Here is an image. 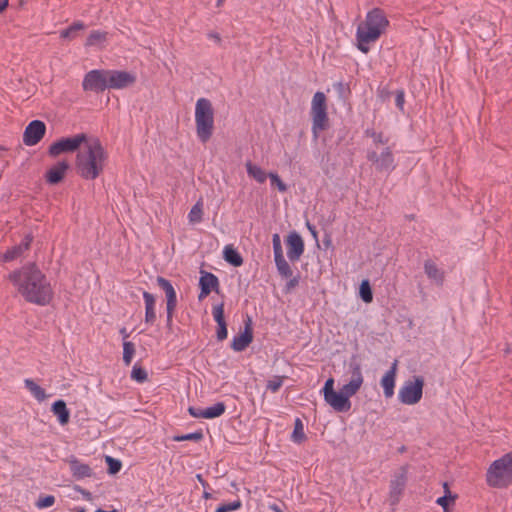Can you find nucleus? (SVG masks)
I'll return each mask as SVG.
<instances>
[{
    "label": "nucleus",
    "instance_id": "dca6fc26",
    "mask_svg": "<svg viewBox=\"0 0 512 512\" xmlns=\"http://www.w3.org/2000/svg\"><path fill=\"white\" fill-rule=\"evenodd\" d=\"M200 274H201L200 279H199L200 293L198 295V300L202 301L212 291L218 293L220 284H219V279L215 274H213L211 272L204 271V270H201Z\"/></svg>",
    "mask_w": 512,
    "mask_h": 512
},
{
    "label": "nucleus",
    "instance_id": "7ed1b4c3",
    "mask_svg": "<svg viewBox=\"0 0 512 512\" xmlns=\"http://www.w3.org/2000/svg\"><path fill=\"white\" fill-rule=\"evenodd\" d=\"M388 25L389 21L382 9L374 8L369 11L365 21L357 27L356 39L358 49L363 53H367L369 51L368 44L375 42Z\"/></svg>",
    "mask_w": 512,
    "mask_h": 512
},
{
    "label": "nucleus",
    "instance_id": "4d7b16f0",
    "mask_svg": "<svg viewBox=\"0 0 512 512\" xmlns=\"http://www.w3.org/2000/svg\"><path fill=\"white\" fill-rule=\"evenodd\" d=\"M9 0H0V14L8 7Z\"/></svg>",
    "mask_w": 512,
    "mask_h": 512
},
{
    "label": "nucleus",
    "instance_id": "a211bd4d",
    "mask_svg": "<svg viewBox=\"0 0 512 512\" xmlns=\"http://www.w3.org/2000/svg\"><path fill=\"white\" fill-rule=\"evenodd\" d=\"M70 164L66 160L58 161L51 166L45 173V180L50 185H57L63 181Z\"/></svg>",
    "mask_w": 512,
    "mask_h": 512
},
{
    "label": "nucleus",
    "instance_id": "c03bdc74",
    "mask_svg": "<svg viewBox=\"0 0 512 512\" xmlns=\"http://www.w3.org/2000/svg\"><path fill=\"white\" fill-rule=\"evenodd\" d=\"M366 135L373 139L375 144H387L388 138H386L382 132H376L374 130L367 129L365 131Z\"/></svg>",
    "mask_w": 512,
    "mask_h": 512
},
{
    "label": "nucleus",
    "instance_id": "2eb2a0df",
    "mask_svg": "<svg viewBox=\"0 0 512 512\" xmlns=\"http://www.w3.org/2000/svg\"><path fill=\"white\" fill-rule=\"evenodd\" d=\"M287 257L291 262L298 261L304 253L305 245L302 237L296 231H292L286 237Z\"/></svg>",
    "mask_w": 512,
    "mask_h": 512
},
{
    "label": "nucleus",
    "instance_id": "9b49d317",
    "mask_svg": "<svg viewBox=\"0 0 512 512\" xmlns=\"http://www.w3.org/2000/svg\"><path fill=\"white\" fill-rule=\"evenodd\" d=\"M107 77L108 70L105 69H94L87 72L82 81L83 90L100 93L109 89Z\"/></svg>",
    "mask_w": 512,
    "mask_h": 512
},
{
    "label": "nucleus",
    "instance_id": "4c0bfd02",
    "mask_svg": "<svg viewBox=\"0 0 512 512\" xmlns=\"http://www.w3.org/2000/svg\"><path fill=\"white\" fill-rule=\"evenodd\" d=\"M135 354V345L130 341L123 342V362L125 365H130Z\"/></svg>",
    "mask_w": 512,
    "mask_h": 512
},
{
    "label": "nucleus",
    "instance_id": "ddd939ff",
    "mask_svg": "<svg viewBox=\"0 0 512 512\" xmlns=\"http://www.w3.org/2000/svg\"><path fill=\"white\" fill-rule=\"evenodd\" d=\"M46 133V124L41 120L31 121L23 133V143L27 146L38 144Z\"/></svg>",
    "mask_w": 512,
    "mask_h": 512
},
{
    "label": "nucleus",
    "instance_id": "393cba45",
    "mask_svg": "<svg viewBox=\"0 0 512 512\" xmlns=\"http://www.w3.org/2000/svg\"><path fill=\"white\" fill-rule=\"evenodd\" d=\"M143 299L145 302V322L147 324H153L156 320L155 296L147 291H143Z\"/></svg>",
    "mask_w": 512,
    "mask_h": 512
},
{
    "label": "nucleus",
    "instance_id": "09e8293b",
    "mask_svg": "<svg viewBox=\"0 0 512 512\" xmlns=\"http://www.w3.org/2000/svg\"><path fill=\"white\" fill-rule=\"evenodd\" d=\"M227 323L217 324L216 337L218 341H223L227 338Z\"/></svg>",
    "mask_w": 512,
    "mask_h": 512
},
{
    "label": "nucleus",
    "instance_id": "5701e85b",
    "mask_svg": "<svg viewBox=\"0 0 512 512\" xmlns=\"http://www.w3.org/2000/svg\"><path fill=\"white\" fill-rule=\"evenodd\" d=\"M70 470L73 477L77 480L91 477L93 470L88 464L81 463L78 459L73 458L70 460Z\"/></svg>",
    "mask_w": 512,
    "mask_h": 512
},
{
    "label": "nucleus",
    "instance_id": "ea45409f",
    "mask_svg": "<svg viewBox=\"0 0 512 512\" xmlns=\"http://www.w3.org/2000/svg\"><path fill=\"white\" fill-rule=\"evenodd\" d=\"M106 40V33L99 30L92 31L87 37L86 46H94Z\"/></svg>",
    "mask_w": 512,
    "mask_h": 512
},
{
    "label": "nucleus",
    "instance_id": "423d86ee",
    "mask_svg": "<svg viewBox=\"0 0 512 512\" xmlns=\"http://www.w3.org/2000/svg\"><path fill=\"white\" fill-rule=\"evenodd\" d=\"M272 245H273V253H274V261L279 275L282 278L289 279L284 287L285 293H290L296 286H298L300 281V275L297 274L293 276V271L284 258L283 248L281 243V238L278 233L273 234L272 236Z\"/></svg>",
    "mask_w": 512,
    "mask_h": 512
},
{
    "label": "nucleus",
    "instance_id": "20e7f679",
    "mask_svg": "<svg viewBox=\"0 0 512 512\" xmlns=\"http://www.w3.org/2000/svg\"><path fill=\"white\" fill-rule=\"evenodd\" d=\"M195 123L198 139L202 143L210 140L214 131V109L207 98H199L195 105Z\"/></svg>",
    "mask_w": 512,
    "mask_h": 512
},
{
    "label": "nucleus",
    "instance_id": "6e6552de",
    "mask_svg": "<svg viewBox=\"0 0 512 512\" xmlns=\"http://www.w3.org/2000/svg\"><path fill=\"white\" fill-rule=\"evenodd\" d=\"M311 116L312 133L314 137L317 138L319 131L326 130L329 126L326 96L323 92L318 91L314 94L311 105Z\"/></svg>",
    "mask_w": 512,
    "mask_h": 512
},
{
    "label": "nucleus",
    "instance_id": "412c9836",
    "mask_svg": "<svg viewBox=\"0 0 512 512\" xmlns=\"http://www.w3.org/2000/svg\"><path fill=\"white\" fill-rule=\"evenodd\" d=\"M156 282L157 285L165 292L166 308L170 309L172 307H177V294L172 283L162 276H157Z\"/></svg>",
    "mask_w": 512,
    "mask_h": 512
},
{
    "label": "nucleus",
    "instance_id": "7c9ffc66",
    "mask_svg": "<svg viewBox=\"0 0 512 512\" xmlns=\"http://www.w3.org/2000/svg\"><path fill=\"white\" fill-rule=\"evenodd\" d=\"M307 439L304 433V425L300 418H296L294 422V429L291 434V440L296 444H301Z\"/></svg>",
    "mask_w": 512,
    "mask_h": 512
},
{
    "label": "nucleus",
    "instance_id": "c756f323",
    "mask_svg": "<svg viewBox=\"0 0 512 512\" xmlns=\"http://www.w3.org/2000/svg\"><path fill=\"white\" fill-rule=\"evenodd\" d=\"M85 28V25L81 21L73 22L68 28L60 32L62 39L72 40L77 37V33Z\"/></svg>",
    "mask_w": 512,
    "mask_h": 512
},
{
    "label": "nucleus",
    "instance_id": "bf43d9fd",
    "mask_svg": "<svg viewBox=\"0 0 512 512\" xmlns=\"http://www.w3.org/2000/svg\"><path fill=\"white\" fill-rule=\"evenodd\" d=\"M334 87L341 93L344 89V84L342 82H338L334 85Z\"/></svg>",
    "mask_w": 512,
    "mask_h": 512
},
{
    "label": "nucleus",
    "instance_id": "a19ab883",
    "mask_svg": "<svg viewBox=\"0 0 512 512\" xmlns=\"http://www.w3.org/2000/svg\"><path fill=\"white\" fill-rule=\"evenodd\" d=\"M105 462L108 466L107 471L110 475L117 474L122 468V462L112 456H106Z\"/></svg>",
    "mask_w": 512,
    "mask_h": 512
},
{
    "label": "nucleus",
    "instance_id": "c9c22d12",
    "mask_svg": "<svg viewBox=\"0 0 512 512\" xmlns=\"http://www.w3.org/2000/svg\"><path fill=\"white\" fill-rule=\"evenodd\" d=\"M359 295L363 302L371 303L373 300V291L368 280H363L359 287Z\"/></svg>",
    "mask_w": 512,
    "mask_h": 512
},
{
    "label": "nucleus",
    "instance_id": "cd10ccee",
    "mask_svg": "<svg viewBox=\"0 0 512 512\" xmlns=\"http://www.w3.org/2000/svg\"><path fill=\"white\" fill-rule=\"evenodd\" d=\"M245 167L249 177L253 178L258 183H264L266 181L268 174L260 166L248 161Z\"/></svg>",
    "mask_w": 512,
    "mask_h": 512
},
{
    "label": "nucleus",
    "instance_id": "680f3d73",
    "mask_svg": "<svg viewBox=\"0 0 512 512\" xmlns=\"http://www.w3.org/2000/svg\"><path fill=\"white\" fill-rule=\"evenodd\" d=\"M212 497L211 493L207 492V491H204L203 493V498L205 499H210Z\"/></svg>",
    "mask_w": 512,
    "mask_h": 512
},
{
    "label": "nucleus",
    "instance_id": "f8f14e48",
    "mask_svg": "<svg viewBox=\"0 0 512 512\" xmlns=\"http://www.w3.org/2000/svg\"><path fill=\"white\" fill-rule=\"evenodd\" d=\"M367 159L370 161L379 172L390 173L395 169L394 155L390 147H386L378 154L376 151H368Z\"/></svg>",
    "mask_w": 512,
    "mask_h": 512
},
{
    "label": "nucleus",
    "instance_id": "49530a36",
    "mask_svg": "<svg viewBox=\"0 0 512 512\" xmlns=\"http://www.w3.org/2000/svg\"><path fill=\"white\" fill-rule=\"evenodd\" d=\"M284 377L282 376H274L271 380L267 382V389L272 392H277L282 384H283Z\"/></svg>",
    "mask_w": 512,
    "mask_h": 512
},
{
    "label": "nucleus",
    "instance_id": "13d9d810",
    "mask_svg": "<svg viewBox=\"0 0 512 512\" xmlns=\"http://www.w3.org/2000/svg\"><path fill=\"white\" fill-rule=\"evenodd\" d=\"M120 334L122 335V338L124 341H126L127 338H129L130 334L127 332L126 328H122L120 330Z\"/></svg>",
    "mask_w": 512,
    "mask_h": 512
},
{
    "label": "nucleus",
    "instance_id": "0e129e2a",
    "mask_svg": "<svg viewBox=\"0 0 512 512\" xmlns=\"http://www.w3.org/2000/svg\"><path fill=\"white\" fill-rule=\"evenodd\" d=\"M210 37H213V39H216L217 41H220V37L218 34H210Z\"/></svg>",
    "mask_w": 512,
    "mask_h": 512
},
{
    "label": "nucleus",
    "instance_id": "e2e57ef3",
    "mask_svg": "<svg viewBox=\"0 0 512 512\" xmlns=\"http://www.w3.org/2000/svg\"><path fill=\"white\" fill-rule=\"evenodd\" d=\"M95 512H118L116 509H113L111 511H106V510H103V509H97Z\"/></svg>",
    "mask_w": 512,
    "mask_h": 512
},
{
    "label": "nucleus",
    "instance_id": "f3484780",
    "mask_svg": "<svg viewBox=\"0 0 512 512\" xmlns=\"http://www.w3.org/2000/svg\"><path fill=\"white\" fill-rule=\"evenodd\" d=\"M253 341V328H252V320L250 317L247 318L245 322L244 331L234 336L231 342V348L236 352L244 351L250 343Z\"/></svg>",
    "mask_w": 512,
    "mask_h": 512
},
{
    "label": "nucleus",
    "instance_id": "a878e982",
    "mask_svg": "<svg viewBox=\"0 0 512 512\" xmlns=\"http://www.w3.org/2000/svg\"><path fill=\"white\" fill-rule=\"evenodd\" d=\"M223 259L234 267H240L243 264V257L233 245H226L224 247Z\"/></svg>",
    "mask_w": 512,
    "mask_h": 512
},
{
    "label": "nucleus",
    "instance_id": "aec40b11",
    "mask_svg": "<svg viewBox=\"0 0 512 512\" xmlns=\"http://www.w3.org/2000/svg\"><path fill=\"white\" fill-rule=\"evenodd\" d=\"M33 241V236L27 234L19 245L9 248L3 255V260L6 262L13 261L20 257L25 251L30 248Z\"/></svg>",
    "mask_w": 512,
    "mask_h": 512
},
{
    "label": "nucleus",
    "instance_id": "8fccbe9b",
    "mask_svg": "<svg viewBox=\"0 0 512 512\" xmlns=\"http://www.w3.org/2000/svg\"><path fill=\"white\" fill-rule=\"evenodd\" d=\"M404 103H405V93H404V91L402 89L401 90H397L396 91V97H395V104H396V106L401 111H403V109H404Z\"/></svg>",
    "mask_w": 512,
    "mask_h": 512
},
{
    "label": "nucleus",
    "instance_id": "473e14b6",
    "mask_svg": "<svg viewBox=\"0 0 512 512\" xmlns=\"http://www.w3.org/2000/svg\"><path fill=\"white\" fill-rule=\"evenodd\" d=\"M406 484V477L404 474L396 476L390 482V494L392 497L399 496Z\"/></svg>",
    "mask_w": 512,
    "mask_h": 512
},
{
    "label": "nucleus",
    "instance_id": "4468645a",
    "mask_svg": "<svg viewBox=\"0 0 512 512\" xmlns=\"http://www.w3.org/2000/svg\"><path fill=\"white\" fill-rule=\"evenodd\" d=\"M109 89H124L136 82V75L122 70H108Z\"/></svg>",
    "mask_w": 512,
    "mask_h": 512
},
{
    "label": "nucleus",
    "instance_id": "2f4dec72",
    "mask_svg": "<svg viewBox=\"0 0 512 512\" xmlns=\"http://www.w3.org/2000/svg\"><path fill=\"white\" fill-rule=\"evenodd\" d=\"M226 411V405L224 402H217L213 406L204 409L203 415L205 419H214L223 415Z\"/></svg>",
    "mask_w": 512,
    "mask_h": 512
},
{
    "label": "nucleus",
    "instance_id": "9d476101",
    "mask_svg": "<svg viewBox=\"0 0 512 512\" xmlns=\"http://www.w3.org/2000/svg\"><path fill=\"white\" fill-rule=\"evenodd\" d=\"M424 379L422 376H414L413 380H407L399 389V401L406 405L417 404L423 395Z\"/></svg>",
    "mask_w": 512,
    "mask_h": 512
},
{
    "label": "nucleus",
    "instance_id": "bb28decb",
    "mask_svg": "<svg viewBox=\"0 0 512 512\" xmlns=\"http://www.w3.org/2000/svg\"><path fill=\"white\" fill-rule=\"evenodd\" d=\"M424 271L429 279L435 281L436 284L438 285H442L444 281V273L437 267V265L433 261H425Z\"/></svg>",
    "mask_w": 512,
    "mask_h": 512
},
{
    "label": "nucleus",
    "instance_id": "4be33fe9",
    "mask_svg": "<svg viewBox=\"0 0 512 512\" xmlns=\"http://www.w3.org/2000/svg\"><path fill=\"white\" fill-rule=\"evenodd\" d=\"M397 361L395 360L391 368L384 374L381 379L384 396L391 398L394 395L395 377H396Z\"/></svg>",
    "mask_w": 512,
    "mask_h": 512
},
{
    "label": "nucleus",
    "instance_id": "72a5a7b5",
    "mask_svg": "<svg viewBox=\"0 0 512 512\" xmlns=\"http://www.w3.org/2000/svg\"><path fill=\"white\" fill-rule=\"evenodd\" d=\"M443 488H444L445 494L443 496L439 497L436 500V503L438 505H440L443 509H448L449 508V502L450 501L454 502L457 499V495L451 493V491L449 489V486H448V483L445 482L443 484Z\"/></svg>",
    "mask_w": 512,
    "mask_h": 512
},
{
    "label": "nucleus",
    "instance_id": "de8ad7c7",
    "mask_svg": "<svg viewBox=\"0 0 512 512\" xmlns=\"http://www.w3.org/2000/svg\"><path fill=\"white\" fill-rule=\"evenodd\" d=\"M220 507L224 510V512H232L239 510L242 507V502L240 499H237L233 502L221 504Z\"/></svg>",
    "mask_w": 512,
    "mask_h": 512
},
{
    "label": "nucleus",
    "instance_id": "0eeeda50",
    "mask_svg": "<svg viewBox=\"0 0 512 512\" xmlns=\"http://www.w3.org/2000/svg\"><path fill=\"white\" fill-rule=\"evenodd\" d=\"M346 389L345 386H342L339 391H335L334 379L328 378L322 388L325 402L337 412H347L351 408L350 397L354 394Z\"/></svg>",
    "mask_w": 512,
    "mask_h": 512
},
{
    "label": "nucleus",
    "instance_id": "6ab92c4d",
    "mask_svg": "<svg viewBox=\"0 0 512 512\" xmlns=\"http://www.w3.org/2000/svg\"><path fill=\"white\" fill-rule=\"evenodd\" d=\"M349 371L351 373V379L344 386L347 388L346 390L351 391L355 395L364 381L360 363L352 359L349 363Z\"/></svg>",
    "mask_w": 512,
    "mask_h": 512
},
{
    "label": "nucleus",
    "instance_id": "052dcab7",
    "mask_svg": "<svg viewBox=\"0 0 512 512\" xmlns=\"http://www.w3.org/2000/svg\"><path fill=\"white\" fill-rule=\"evenodd\" d=\"M324 244L328 247L331 245V238L329 236H326V238L323 240Z\"/></svg>",
    "mask_w": 512,
    "mask_h": 512
},
{
    "label": "nucleus",
    "instance_id": "58836bf2",
    "mask_svg": "<svg viewBox=\"0 0 512 512\" xmlns=\"http://www.w3.org/2000/svg\"><path fill=\"white\" fill-rule=\"evenodd\" d=\"M131 379L138 382V383H144L148 379L147 371L135 364L131 371Z\"/></svg>",
    "mask_w": 512,
    "mask_h": 512
},
{
    "label": "nucleus",
    "instance_id": "c85d7f7f",
    "mask_svg": "<svg viewBox=\"0 0 512 512\" xmlns=\"http://www.w3.org/2000/svg\"><path fill=\"white\" fill-rule=\"evenodd\" d=\"M25 387L30 391V393L34 396V398L38 401H43L46 398L45 390L40 387L34 380L25 379L24 380Z\"/></svg>",
    "mask_w": 512,
    "mask_h": 512
},
{
    "label": "nucleus",
    "instance_id": "6e6d98bb",
    "mask_svg": "<svg viewBox=\"0 0 512 512\" xmlns=\"http://www.w3.org/2000/svg\"><path fill=\"white\" fill-rule=\"evenodd\" d=\"M282 506L285 507V504L279 505V504L273 503V504L269 505V509L272 510L273 512H284Z\"/></svg>",
    "mask_w": 512,
    "mask_h": 512
},
{
    "label": "nucleus",
    "instance_id": "79ce46f5",
    "mask_svg": "<svg viewBox=\"0 0 512 512\" xmlns=\"http://www.w3.org/2000/svg\"><path fill=\"white\" fill-rule=\"evenodd\" d=\"M268 177L270 178L271 185L276 186L280 192L287 191V189H288L287 185L281 180V178L279 177V175L277 173L270 172V173H268Z\"/></svg>",
    "mask_w": 512,
    "mask_h": 512
},
{
    "label": "nucleus",
    "instance_id": "3c124183",
    "mask_svg": "<svg viewBox=\"0 0 512 512\" xmlns=\"http://www.w3.org/2000/svg\"><path fill=\"white\" fill-rule=\"evenodd\" d=\"M188 412L194 418H205V415H203L204 409L190 406Z\"/></svg>",
    "mask_w": 512,
    "mask_h": 512
},
{
    "label": "nucleus",
    "instance_id": "69168bd1",
    "mask_svg": "<svg viewBox=\"0 0 512 512\" xmlns=\"http://www.w3.org/2000/svg\"><path fill=\"white\" fill-rule=\"evenodd\" d=\"M197 478L202 483V485L205 486L206 482L202 479L201 475H197Z\"/></svg>",
    "mask_w": 512,
    "mask_h": 512
},
{
    "label": "nucleus",
    "instance_id": "774afa93",
    "mask_svg": "<svg viewBox=\"0 0 512 512\" xmlns=\"http://www.w3.org/2000/svg\"><path fill=\"white\" fill-rule=\"evenodd\" d=\"M216 512H224V510L220 506H218V508L216 509Z\"/></svg>",
    "mask_w": 512,
    "mask_h": 512
},
{
    "label": "nucleus",
    "instance_id": "338daca9",
    "mask_svg": "<svg viewBox=\"0 0 512 512\" xmlns=\"http://www.w3.org/2000/svg\"><path fill=\"white\" fill-rule=\"evenodd\" d=\"M224 0H217L216 6L220 7L223 4Z\"/></svg>",
    "mask_w": 512,
    "mask_h": 512
},
{
    "label": "nucleus",
    "instance_id": "f257e3e1",
    "mask_svg": "<svg viewBox=\"0 0 512 512\" xmlns=\"http://www.w3.org/2000/svg\"><path fill=\"white\" fill-rule=\"evenodd\" d=\"M8 278L29 303L46 306L53 299L51 284L35 263L25 264L11 272Z\"/></svg>",
    "mask_w": 512,
    "mask_h": 512
},
{
    "label": "nucleus",
    "instance_id": "f704fd0d",
    "mask_svg": "<svg viewBox=\"0 0 512 512\" xmlns=\"http://www.w3.org/2000/svg\"><path fill=\"white\" fill-rule=\"evenodd\" d=\"M203 217V204L201 201L196 202L191 208L188 219L192 224L200 223Z\"/></svg>",
    "mask_w": 512,
    "mask_h": 512
},
{
    "label": "nucleus",
    "instance_id": "f03ea898",
    "mask_svg": "<svg viewBox=\"0 0 512 512\" xmlns=\"http://www.w3.org/2000/svg\"><path fill=\"white\" fill-rule=\"evenodd\" d=\"M107 152L98 138L87 142L86 151L76 155V170L79 176L85 180H95L103 172Z\"/></svg>",
    "mask_w": 512,
    "mask_h": 512
},
{
    "label": "nucleus",
    "instance_id": "5fc2aeb1",
    "mask_svg": "<svg viewBox=\"0 0 512 512\" xmlns=\"http://www.w3.org/2000/svg\"><path fill=\"white\" fill-rule=\"evenodd\" d=\"M306 227L309 230V232L311 233V235L313 236V238L317 241L318 232L316 230V227L313 224H311L309 221L306 222Z\"/></svg>",
    "mask_w": 512,
    "mask_h": 512
},
{
    "label": "nucleus",
    "instance_id": "864d4df0",
    "mask_svg": "<svg viewBox=\"0 0 512 512\" xmlns=\"http://www.w3.org/2000/svg\"><path fill=\"white\" fill-rule=\"evenodd\" d=\"M74 490L78 493H80L86 500H91L92 499V494L85 490L84 488H82L81 486L79 485H75L74 486Z\"/></svg>",
    "mask_w": 512,
    "mask_h": 512
},
{
    "label": "nucleus",
    "instance_id": "603ef678",
    "mask_svg": "<svg viewBox=\"0 0 512 512\" xmlns=\"http://www.w3.org/2000/svg\"><path fill=\"white\" fill-rule=\"evenodd\" d=\"M175 309H176V307H172L170 309L166 308V326L168 329L172 328L173 316H174Z\"/></svg>",
    "mask_w": 512,
    "mask_h": 512
},
{
    "label": "nucleus",
    "instance_id": "b1692460",
    "mask_svg": "<svg viewBox=\"0 0 512 512\" xmlns=\"http://www.w3.org/2000/svg\"><path fill=\"white\" fill-rule=\"evenodd\" d=\"M52 413L57 417L61 425H66L70 420V411L66 402L62 399L56 400L51 406Z\"/></svg>",
    "mask_w": 512,
    "mask_h": 512
},
{
    "label": "nucleus",
    "instance_id": "39448f33",
    "mask_svg": "<svg viewBox=\"0 0 512 512\" xmlns=\"http://www.w3.org/2000/svg\"><path fill=\"white\" fill-rule=\"evenodd\" d=\"M486 481L493 488H507L512 484V451L489 466Z\"/></svg>",
    "mask_w": 512,
    "mask_h": 512
},
{
    "label": "nucleus",
    "instance_id": "37998d69",
    "mask_svg": "<svg viewBox=\"0 0 512 512\" xmlns=\"http://www.w3.org/2000/svg\"><path fill=\"white\" fill-rule=\"evenodd\" d=\"M213 318L217 324L225 323V315H224V304L220 303L213 307L212 310Z\"/></svg>",
    "mask_w": 512,
    "mask_h": 512
},
{
    "label": "nucleus",
    "instance_id": "a18cd8bd",
    "mask_svg": "<svg viewBox=\"0 0 512 512\" xmlns=\"http://www.w3.org/2000/svg\"><path fill=\"white\" fill-rule=\"evenodd\" d=\"M55 503V497L53 495H45L43 497H39L36 502V506L39 509H44L52 506Z\"/></svg>",
    "mask_w": 512,
    "mask_h": 512
},
{
    "label": "nucleus",
    "instance_id": "e433bc0d",
    "mask_svg": "<svg viewBox=\"0 0 512 512\" xmlns=\"http://www.w3.org/2000/svg\"><path fill=\"white\" fill-rule=\"evenodd\" d=\"M203 438H204V434H203V431L200 429L195 432L188 433V434L175 435V436H173L172 440L176 441V442H182V441L199 442Z\"/></svg>",
    "mask_w": 512,
    "mask_h": 512
},
{
    "label": "nucleus",
    "instance_id": "1a4fd4ad",
    "mask_svg": "<svg viewBox=\"0 0 512 512\" xmlns=\"http://www.w3.org/2000/svg\"><path fill=\"white\" fill-rule=\"evenodd\" d=\"M88 137L85 133H79L72 137H62L53 142L48 148L50 157H58L62 153H73L79 150L82 144H87Z\"/></svg>",
    "mask_w": 512,
    "mask_h": 512
}]
</instances>
